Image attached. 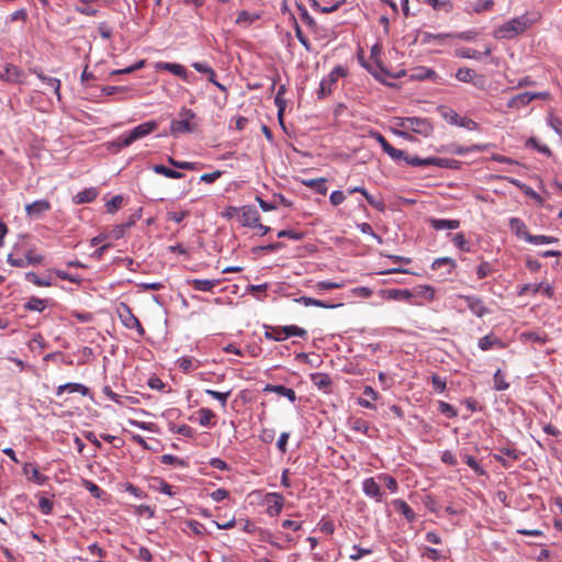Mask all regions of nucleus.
I'll list each match as a JSON object with an SVG mask.
<instances>
[{"mask_svg":"<svg viewBox=\"0 0 562 562\" xmlns=\"http://www.w3.org/2000/svg\"><path fill=\"white\" fill-rule=\"evenodd\" d=\"M494 389L496 391H505L509 387V383L506 382L505 375L501 369H497L493 376Z\"/></svg>","mask_w":562,"mask_h":562,"instance_id":"obj_38","label":"nucleus"},{"mask_svg":"<svg viewBox=\"0 0 562 562\" xmlns=\"http://www.w3.org/2000/svg\"><path fill=\"white\" fill-rule=\"evenodd\" d=\"M0 79L10 83H24L25 74L19 67L8 64Z\"/></svg>","mask_w":562,"mask_h":562,"instance_id":"obj_13","label":"nucleus"},{"mask_svg":"<svg viewBox=\"0 0 562 562\" xmlns=\"http://www.w3.org/2000/svg\"><path fill=\"white\" fill-rule=\"evenodd\" d=\"M297 5V9L301 13V19L303 20V22L311 29H314L316 26V22L315 20L313 19V16L308 13V11L306 10V8L302 4H296Z\"/></svg>","mask_w":562,"mask_h":562,"instance_id":"obj_49","label":"nucleus"},{"mask_svg":"<svg viewBox=\"0 0 562 562\" xmlns=\"http://www.w3.org/2000/svg\"><path fill=\"white\" fill-rule=\"evenodd\" d=\"M303 184L314 189L317 193L325 195L327 193L326 179L325 178H316V179H307L303 180Z\"/></svg>","mask_w":562,"mask_h":562,"instance_id":"obj_33","label":"nucleus"},{"mask_svg":"<svg viewBox=\"0 0 562 562\" xmlns=\"http://www.w3.org/2000/svg\"><path fill=\"white\" fill-rule=\"evenodd\" d=\"M267 514L271 517L278 516L284 505V497L279 493H268L266 495Z\"/></svg>","mask_w":562,"mask_h":562,"instance_id":"obj_12","label":"nucleus"},{"mask_svg":"<svg viewBox=\"0 0 562 562\" xmlns=\"http://www.w3.org/2000/svg\"><path fill=\"white\" fill-rule=\"evenodd\" d=\"M160 462L162 464H170V465H175V467H178V468L187 467V462L183 459H180V458H178L176 456H172V454H162L160 457Z\"/></svg>","mask_w":562,"mask_h":562,"instance_id":"obj_42","label":"nucleus"},{"mask_svg":"<svg viewBox=\"0 0 562 562\" xmlns=\"http://www.w3.org/2000/svg\"><path fill=\"white\" fill-rule=\"evenodd\" d=\"M98 194H99L98 189L91 187V188L85 189L81 192H78L72 198V201H74L75 204L90 203V202H92V201H94L97 199Z\"/></svg>","mask_w":562,"mask_h":562,"instance_id":"obj_22","label":"nucleus"},{"mask_svg":"<svg viewBox=\"0 0 562 562\" xmlns=\"http://www.w3.org/2000/svg\"><path fill=\"white\" fill-rule=\"evenodd\" d=\"M509 228L518 238L526 240V236L529 235L525 222L518 217L509 218Z\"/></svg>","mask_w":562,"mask_h":562,"instance_id":"obj_27","label":"nucleus"},{"mask_svg":"<svg viewBox=\"0 0 562 562\" xmlns=\"http://www.w3.org/2000/svg\"><path fill=\"white\" fill-rule=\"evenodd\" d=\"M378 479L381 480L385 484L386 488L390 490L392 493L397 492L398 484H397V481L393 476L382 473V474L378 475Z\"/></svg>","mask_w":562,"mask_h":562,"instance_id":"obj_45","label":"nucleus"},{"mask_svg":"<svg viewBox=\"0 0 562 562\" xmlns=\"http://www.w3.org/2000/svg\"><path fill=\"white\" fill-rule=\"evenodd\" d=\"M188 283L195 291L211 292L220 283V280L193 279L189 280Z\"/></svg>","mask_w":562,"mask_h":562,"instance_id":"obj_21","label":"nucleus"},{"mask_svg":"<svg viewBox=\"0 0 562 562\" xmlns=\"http://www.w3.org/2000/svg\"><path fill=\"white\" fill-rule=\"evenodd\" d=\"M158 127V123L156 121H148L145 123H142L131 130L130 132L122 134L116 139V145L120 148L127 147L134 142L149 135L150 133L155 132Z\"/></svg>","mask_w":562,"mask_h":562,"instance_id":"obj_4","label":"nucleus"},{"mask_svg":"<svg viewBox=\"0 0 562 562\" xmlns=\"http://www.w3.org/2000/svg\"><path fill=\"white\" fill-rule=\"evenodd\" d=\"M460 166H461V161H459V160L438 157V162H437L438 168L459 169Z\"/></svg>","mask_w":562,"mask_h":562,"instance_id":"obj_53","label":"nucleus"},{"mask_svg":"<svg viewBox=\"0 0 562 562\" xmlns=\"http://www.w3.org/2000/svg\"><path fill=\"white\" fill-rule=\"evenodd\" d=\"M526 145L528 147H532V148L537 149L539 153H542L547 156L551 155L550 148L544 144H540L535 137L529 138L527 140Z\"/></svg>","mask_w":562,"mask_h":562,"instance_id":"obj_52","label":"nucleus"},{"mask_svg":"<svg viewBox=\"0 0 562 562\" xmlns=\"http://www.w3.org/2000/svg\"><path fill=\"white\" fill-rule=\"evenodd\" d=\"M352 550L355 551L353 553H351L349 555V559L352 560V561H358L360 560L363 555H367V554H371L372 553V549H363V548H360L359 546L355 544L352 546Z\"/></svg>","mask_w":562,"mask_h":562,"instance_id":"obj_59","label":"nucleus"},{"mask_svg":"<svg viewBox=\"0 0 562 562\" xmlns=\"http://www.w3.org/2000/svg\"><path fill=\"white\" fill-rule=\"evenodd\" d=\"M153 171L170 179H181L184 176L182 172L168 168L164 165H154Z\"/></svg>","mask_w":562,"mask_h":562,"instance_id":"obj_35","label":"nucleus"},{"mask_svg":"<svg viewBox=\"0 0 562 562\" xmlns=\"http://www.w3.org/2000/svg\"><path fill=\"white\" fill-rule=\"evenodd\" d=\"M438 409L447 418H454L458 415L457 409L452 405L442 401L439 402Z\"/></svg>","mask_w":562,"mask_h":562,"instance_id":"obj_47","label":"nucleus"},{"mask_svg":"<svg viewBox=\"0 0 562 562\" xmlns=\"http://www.w3.org/2000/svg\"><path fill=\"white\" fill-rule=\"evenodd\" d=\"M493 5H494L493 0H479L474 3L473 10L476 13H481V12L490 10Z\"/></svg>","mask_w":562,"mask_h":562,"instance_id":"obj_63","label":"nucleus"},{"mask_svg":"<svg viewBox=\"0 0 562 562\" xmlns=\"http://www.w3.org/2000/svg\"><path fill=\"white\" fill-rule=\"evenodd\" d=\"M362 492L366 496L373 498L378 503L382 502L384 498V493L375 477H367L362 482Z\"/></svg>","mask_w":562,"mask_h":562,"instance_id":"obj_9","label":"nucleus"},{"mask_svg":"<svg viewBox=\"0 0 562 562\" xmlns=\"http://www.w3.org/2000/svg\"><path fill=\"white\" fill-rule=\"evenodd\" d=\"M205 393L207 395H210L211 397L217 400L221 403L222 407L226 406L227 400L231 396V391L218 392L215 390L207 389V390H205Z\"/></svg>","mask_w":562,"mask_h":562,"instance_id":"obj_44","label":"nucleus"},{"mask_svg":"<svg viewBox=\"0 0 562 562\" xmlns=\"http://www.w3.org/2000/svg\"><path fill=\"white\" fill-rule=\"evenodd\" d=\"M532 101L531 92H522L513 97L508 102L507 106L510 109H520L526 106Z\"/></svg>","mask_w":562,"mask_h":562,"instance_id":"obj_28","label":"nucleus"},{"mask_svg":"<svg viewBox=\"0 0 562 562\" xmlns=\"http://www.w3.org/2000/svg\"><path fill=\"white\" fill-rule=\"evenodd\" d=\"M431 383H432L434 389L439 393H442L446 390V385H447L446 379L441 378L438 374L431 375Z\"/></svg>","mask_w":562,"mask_h":562,"instance_id":"obj_60","label":"nucleus"},{"mask_svg":"<svg viewBox=\"0 0 562 562\" xmlns=\"http://www.w3.org/2000/svg\"><path fill=\"white\" fill-rule=\"evenodd\" d=\"M460 299L467 303L468 308L477 317L490 313L482 299L473 295H460Z\"/></svg>","mask_w":562,"mask_h":562,"instance_id":"obj_11","label":"nucleus"},{"mask_svg":"<svg viewBox=\"0 0 562 562\" xmlns=\"http://www.w3.org/2000/svg\"><path fill=\"white\" fill-rule=\"evenodd\" d=\"M295 301L303 304L304 306H317V307H323V308H336V307H339L342 305L341 303L334 304V303L321 301L317 299H312L308 296H301V297L296 299Z\"/></svg>","mask_w":562,"mask_h":562,"instance_id":"obj_25","label":"nucleus"},{"mask_svg":"<svg viewBox=\"0 0 562 562\" xmlns=\"http://www.w3.org/2000/svg\"><path fill=\"white\" fill-rule=\"evenodd\" d=\"M456 55L461 58L481 59V53L473 48H459L456 50Z\"/></svg>","mask_w":562,"mask_h":562,"instance_id":"obj_46","label":"nucleus"},{"mask_svg":"<svg viewBox=\"0 0 562 562\" xmlns=\"http://www.w3.org/2000/svg\"><path fill=\"white\" fill-rule=\"evenodd\" d=\"M117 314L124 327L135 329L140 337L145 335V329L139 319L132 313L131 307L126 303H120Z\"/></svg>","mask_w":562,"mask_h":562,"instance_id":"obj_6","label":"nucleus"},{"mask_svg":"<svg viewBox=\"0 0 562 562\" xmlns=\"http://www.w3.org/2000/svg\"><path fill=\"white\" fill-rule=\"evenodd\" d=\"M485 145H472L470 147L450 144L446 147V151L454 155H465L470 151H483L485 149Z\"/></svg>","mask_w":562,"mask_h":562,"instance_id":"obj_26","label":"nucleus"},{"mask_svg":"<svg viewBox=\"0 0 562 562\" xmlns=\"http://www.w3.org/2000/svg\"><path fill=\"white\" fill-rule=\"evenodd\" d=\"M122 195H114L110 201L106 202V211L111 214H114L122 206Z\"/></svg>","mask_w":562,"mask_h":562,"instance_id":"obj_51","label":"nucleus"},{"mask_svg":"<svg viewBox=\"0 0 562 562\" xmlns=\"http://www.w3.org/2000/svg\"><path fill=\"white\" fill-rule=\"evenodd\" d=\"M258 19H259L258 14H250L247 11H240L236 19V24L247 26V25H250L251 23H254L255 21H257Z\"/></svg>","mask_w":562,"mask_h":562,"instance_id":"obj_41","label":"nucleus"},{"mask_svg":"<svg viewBox=\"0 0 562 562\" xmlns=\"http://www.w3.org/2000/svg\"><path fill=\"white\" fill-rule=\"evenodd\" d=\"M278 237H286L293 240H301L304 237V234L293 229H283L278 233Z\"/></svg>","mask_w":562,"mask_h":562,"instance_id":"obj_61","label":"nucleus"},{"mask_svg":"<svg viewBox=\"0 0 562 562\" xmlns=\"http://www.w3.org/2000/svg\"><path fill=\"white\" fill-rule=\"evenodd\" d=\"M375 139L381 145L384 153H386L393 160H400V158L404 155V150L397 149L392 146L386 138L380 133L375 134Z\"/></svg>","mask_w":562,"mask_h":562,"instance_id":"obj_19","label":"nucleus"},{"mask_svg":"<svg viewBox=\"0 0 562 562\" xmlns=\"http://www.w3.org/2000/svg\"><path fill=\"white\" fill-rule=\"evenodd\" d=\"M456 78L462 82H472L477 88H481L484 83L482 76L477 77L473 69L467 67L459 68L456 72Z\"/></svg>","mask_w":562,"mask_h":562,"instance_id":"obj_15","label":"nucleus"},{"mask_svg":"<svg viewBox=\"0 0 562 562\" xmlns=\"http://www.w3.org/2000/svg\"><path fill=\"white\" fill-rule=\"evenodd\" d=\"M312 384L324 393H330L333 380L329 374L315 372L310 375Z\"/></svg>","mask_w":562,"mask_h":562,"instance_id":"obj_16","label":"nucleus"},{"mask_svg":"<svg viewBox=\"0 0 562 562\" xmlns=\"http://www.w3.org/2000/svg\"><path fill=\"white\" fill-rule=\"evenodd\" d=\"M394 508L400 512L408 521H414L416 515L414 510L409 507V505L403 499H394L393 501Z\"/></svg>","mask_w":562,"mask_h":562,"instance_id":"obj_29","label":"nucleus"},{"mask_svg":"<svg viewBox=\"0 0 562 562\" xmlns=\"http://www.w3.org/2000/svg\"><path fill=\"white\" fill-rule=\"evenodd\" d=\"M25 279L29 282H32L33 284H35L37 286H50L52 285V282L49 280L41 279L35 272H32V271H30L25 274Z\"/></svg>","mask_w":562,"mask_h":562,"instance_id":"obj_50","label":"nucleus"},{"mask_svg":"<svg viewBox=\"0 0 562 562\" xmlns=\"http://www.w3.org/2000/svg\"><path fill=\"white\" fill-rule=\"evenodd\" d=\"M265 338L273 341H283L290 336L305 338L307 331L296 325L288 326H265Z\"/></svg>","mask_w":562,"mask_h":562,"instance_id":"obj_5","label":"nucleus"},{"mask_svg":"<svg viewBox=\"0 0 562 562\" xmlns=\"http://www.w3.org/2000/svg\"><path fill=\"white\" fill-rule=\"evenodd\" d=\"M195 119L196 115L191 109L182 106L179 111V119L172 120L170 123L171 135L178 136L194 132L198 127Z\"/></svg>","mask_w":562,"mask_h":562,"instance_id":"obj_3","label":"nucleus"},{"mask_svg":"<svg viewBox=\"0 0 562 562\" xmlns=\"http://www.w3.org/2000/svg\"><path fill=\"white\" fill-rule=\"evenodd\" d=\"M477 346L481 350L487 351L492 348H503V341L494 334L486 335L479 339Z\"/></svg>","mask_w":562,"mask_h":562,"instance_id":"obj_20","label":"nucleus"},{"mask_svg":"<svg viewBox=\"0 0 562 562\" xmlns=\"http://www.w3.org/2000/svg\"><path fill=\"white\" fill-rule=\"evenodd\" d=\"M464 462L479 475H483L485 472L480 465L477 460L472 456H464Z\"/></svg>","mask_w":562,"mask_h":562,"instance_id":"obj_56","label":"nucleus"},{"mask_svg":"<svg viewBox=\"0 0 562 562\" xmlns=\"http://www.w3.org/2000/svg\"><path fill=\"white\" fill-rule=\"evenodd\" d=\"M38 508L42 514L49 515L53 510V502L47 497H41L38 501Z\"/></svg>","mask_w":562,"mask_h":562,"instance_id":"obj_62","label":"nucleus"},{"mask_svg":"<svg viewBox=\"0 0 562 562\" xmlns=\"http://www.w3.org/2000/svg\"><path fill=\"white\" fill-rule=\"evenodd\" d=\"M344 75V69L341 67L334 68L326 77H324L319 83V89L317 91V97L319 99H324L328 94L331 93L333 87L336 85L337 80L340 76Z\"/></svg>","mask_w":562,"mask_h":562,"instance_id":"obj_8","label":"nucleus"},{"mask_svg":"<svg viewBox=\"0 0 562 562\" xmlns=\"http://www.w3.org/2000/svg\"><path fill=\"white\" fill-rule=\"evenodd\" d=\"M25 308L29 311L42 312L46 308V301L33 296L25 303Z\"/></svg>","mask_w":562,"mask_h":562,"instance_id":"obj_40","label":"nucleus"},{"mask_svg":"<svg viewBox=\"0 0 562 562\" xmlns=\"http://www.w3.org/2000/svg\"><path fill=\"white\" fill-rule=\"evenodd\" d=\"M50 210V203L48 200L41 199L25 205L26 215L30 218L37 220L43 216L44 213Z\"/></svg>","mask_w":562,"mask_h":562,"instance_id":"obj_10","label":"nucleus"},{"mask_svg":"<svg viewBox=\"0 0 562 562\" xmlns=\"http://www.w3.org/2000/svg\"><path fill=\"white\" fill-rule=\"evenodd\" d=\"M411 297H422L432 301L435 297V289L431 285H416L411 289Z\"/></svg>","mask_w":562,"mask_h":562,"instance_id":"obj_23","label":"nucleus"},{"mask_svg":"<svg viewBox=\"0 0 562 562\" xmlns=\"http://www.w3.org/2000/svg\"><path fill=\"white\" fill-rule=\"evenodd\" d=\"M65 391L69 393L78 392L82 395H87L89 389L80 383H66L57 387L56 395H61Z\"/></svg>","mask_w":562,"mask_h":562,"instance_id":"obj_30","label":"nucleus"},{"mask_svg":"<svg viewBox=\"0 0 562 562\" xmlns=\"http://www.w3.org/2000/svg\"><path fill=\"white\" fill-rule=\"evenodd\" d=\"M448 267V272L450 273L452 269H454L456 267V262L453 259L449 258V257H442V258H438L436 259L432 265H431V268L434 270H437V269H440L441 267Z\"/></svg>","mask_w":562,"mask_h":562,"instance_id":"obj_43","label":"nucleus"},{"mask_svg":"<svg viewBox=\"0 0 562 562\" xmlns=\"http://www.w3.org/2000/svg\"><path fill=\"white\" fill-rule=\"evenodd\" d=\"M171 431L176 432V434H179L183 437H187V438H192L194 436V429L192 427H190L189 425H180V426H173L171 428Z\"/></svg>","mask_w":562,"mask_h":562,"instance_id":"obj_55","label":"nucleus"},{"mask_svg":"<svg viewBox=\"0 0 562 562\" xmlns=\"http://www.w3.org/2000/svg\"><path fill=\"white\" fill-rule=\"evenodd\" d=\"M408 76L411 80H430L434 82H438L437 72L428 67L419 66L411 69L409 71L401 70L395 75H391L393 78H401L403 76Z\"/></svg>","mask_w":562,"mask_h":562,"instance_id":"obj_7","label":"nucleus"},{"mask_svg":"<svg viewBox=\"0 0 562 562\" xmlns=\"http://www.w3.org/2000/svg\"><path fill=\"white\" fill-rule=\"evenodd\" d=\"M386 297L394 301H411V290L408 289H390L386 291Z\"/></svg>","mask_w":562,"mask_h":562,"instance_id":"obj_34","label":"nucleus"},{"mask_svg":"<svg viewBox=\"0 0 562 562\" xmlns=\"http://www.w3.org/2000/svg\"><path fill=\"white\" fill-rule=\"evenodd\" d=\"M363 395L367 396L368 400L359 398V402H358L359 405L362 407H366V408H370V409L374 408V405L371 403V401L378 400V397H379L378 392L373 387L367 385L363 389Z\"/></svg>","mask_w":562,"mask_h":562,"instance_id":"obj_32","label":"nucleus"},{"mask_svg":"<svg viewBox=\"0 0 562 562\" xmlns=\"http://www.w3.org/2000/svg\"><path fill=\"white\" fill-rule=\"evenodd\" d=\"M168 162L178 168V169H182V170H194L195 169V166L196 164L195 162H191V161H179V160H176L173 159L172 157H168Z\"/></svg>","mask_w":562,"mask_h":562,"instance_id":"obj_54","label":"nucleus"},{"mask_svg":"<svg viewBox=\"0 0 562 562\" xmlns=\"http://www.w3.org/2000/svg\"><path fill=\"white\" fill-rule=\"evenodd\" d=\"M558 238L553 236H546V235H531L529 234L526 236V241L533 244V245H540V244H554L558 243Z\"/></svg>","mask_w":562,"mask_h":562,"instance_id":"obj_36","label":"nucleus"},{"mask_svg":"<svg viewBox=\"0 0 562 562\" xmlns=\"http://www.w3.org/2000/svg\"><path fill=\"white\" fill-rule=\"evenodd\" d=\"M283 92H284V87L282 86L279 89V91H278V93H277V95L274 98V103H276V105L278 108V117H279L280 122H282V115H283V112H284L285 105H286L285 101L281 97V94Z\"/></svg>","mask_w":562,"mask_h":562,"instance_id":"obj_48","label":"nucleus"},{"mask_svg":"<svg viewBox=\"0 0 562 562\" xmlns=\"http://www.w3.org/2000/svg\"><path fill=\"white\" fill-rule=\"evenodd\" d=\"M429 222L436 231L457 229L460 226L459 220L431 218Z\"/></svg>","mask_w":562,"mask_h":562,"instance_id":"obj_24","label":"nucleus"},{"mask_svg":"<svg viewBox=\"0 0 562 562\" xmlns=\"http://www.w3.org/2000/svg\"><path fill=\"white\" fill-rule=\"evenodd\" d=\"M395 121L396 127L401 128V131L396 132L397 135L408 140L413 139L409 133H416L424 137H428L434 132L431 122L425 117L406 116L396 117Z\"/></svg>","mask_w":562,"mask_h":562,"instance_id":"obj_2","label":"nucleus"},{"mask_svg":"<svg viewBox=\"0 0 562 562\" xmlns=\"http://www.w3.org/2000/svg\"><path fill=\"white\" fill-rule=\"evenodd\" d=\"M425 2L438 11L450 12L452 9L450 0H425Z\"/></svg>","mask_w":562,"mask_h":562,"instance_id":"obj_39","label":"nucleus"},{"mask_svg":"<svg viewBox=\"0 0 562 562\" xmlns=\"http://www.w3.org/2000/svg\"><path fill=\"white\" fill-rule=\"evenodd\" d=\"M438 112L451 125H456L460 116L454 110L443 105L438 108Z\"/></svg>","mask_w":562,"mask_h":562,"instance_id":"obj_37","label":"nucleus"},{"mask_svg":"<svg viewBox=\"0 0 562 562\" xmlns=\"http://www.w3.org/2000/svg\"><path fill=\"white\" fill-rule=\"evenodd\" d=\"M342 286V283L333 282V281H319L317 282L314 288L317 291H328L333 289H339Z\"/></svg>","mask_w":562,"mask_h":562,"instance_id":"obj_57","label":"nucleus"},{"mask_svg":"<svg viewBox=\"0 0 562 562\" xmlns=\"http://www.w3.org/2000/svg\"><path fill=\"white\" fill-rule=\"evenodd\" d=\"M43 82L47 87L52 88L58 100H60V80L54 77H46L45 81Z\"/></svg>","mask_w":562,"mask_h":562,"instance_id":"obj_58","label":"nucleus"},{"mask_svg":"<svg viewBox=\"0 0 562 562\" xmlns=\"http://www.w3.org/2000/svg\"><path fill=\"white\" fill-rule=\"evenodd\" d=\"M539 19L540 14L537 12L524 13L499 25L495 31V36L505 40L515 38L530 29Z\"/></svg>","mask_w":562,"mask_h":562,"instance_id":"obj_1","label":"nucleus"},{"mask_svg":"<svg viewBox=\"0 0 562 562\" xmlns=\"http://www.w3.org/2000/svg\"><path fill=\"white\" fill-rule=\"evenodd\" d=\"M263 392L265 393H276L280 396H284L286 397L290 402H295L296 400V394L294 392V390L290 389V387H286L284 385H277V384H267L265 387H263Z\"/></svg>","mask_w":562,"mask_h":562,"instance_id":"obj_18","label":"nucleus"},{"mask_svg":"<svg viewBox=\"0 0 562 562\" xmlns=\"http://www.w3.org/2000/svg\"><path fill=\"white\" fill-rule=\"evenodd\" d=\"M492 272V266L486 261L482 262L476 269V274L479 279H484L488 277Z\"/></svg>","mask_w":562,"mask_h":562,"instance_id":"obj_64","label":"nucleus"},{"mask_svg":"<svg viewBox=\"0 0 562 562\" xmlns=\"http://www.w3.org/2000/svg\"><path fill=\"white\" fill-rule=\"evenodd\" d=\"M240 211L243 226L255 228L256 225H259L260 214L255 206L245 205Z\"/></svg>","mask_w":562,"mask_h":562,"instance_id":"obj_14","label":"nucleus"},{"mask_svg":"<svg viewBox=\"0 0 562 562\" xmlns=\"http://www.w3.org/2000/svg\"><path fill=\"white\" fill-rule=\"evenodd\" d=\"M156 68L158 70L169 71L172 75H175V76H177V77H179V78H181L183 80H188V71L180 64L168 63V61H160V63H157Z\"/></svg>","mask_w":562,"mask_h":562,"instance_id":"obj_17","label":"nucleus"},{"mask_svg":"<svg viewBox=\"0 0 562 562\" xmlns=\"http://www.w3.org/2000/svg\"><path fill=\"white\" fill-rule=\"evenodd\" d=\"M198 415H199V424L201 426L211 427L215 424L214 419L216 418V415L210 408H205V407L200 408L198 411Z\"/></svg>","mask_w":562,"mask_h":562,"instance_id":"obj_31","label":"nucleus"}]
</instances>
